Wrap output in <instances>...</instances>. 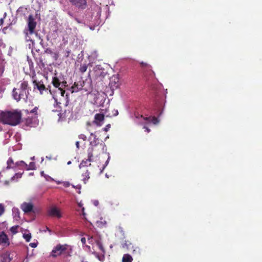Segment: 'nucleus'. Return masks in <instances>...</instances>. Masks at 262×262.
Returning <instances> with one entry per match:
<instances>
[{
    "mask_svg": "<svg viewBox=\"0 0 262 262\" xmlns=\"http://www.w3.org/2000/svg\"><path fill=\"white\" fill-rule=\"evenodd\" d=\"M21 114L17 111L3 112L0 114V120L4 124L15 126L20 123Z\"/></svg>",
    "mask_w": 262,
    "mask_h": 262,
    "instance_id": "obj_1",
    "label": "nucleus"
},
{
    "mask_svg": "<svg viewBox=\"0 0 262 262\" xmlns=\"http://www.w3.org/2000/svg\"><path fill=\"white\" fill-rule=\"evenodd\" d=\"M36 26V22L35 21V19L32 16V15H30L28 17V32L26 33V39L27 41H30L32 42V52L34 54V51H35L39 53L40 50L39 49L37 50L34 47V41L32 40L30 35H32L34 33V30Z\"/></svg>",
    "mask_w": 262,
    "mask_h": 262,
    "instance_id": "obj_2",
    "label": "nucleus"
},
{
    "mask_svg": "<svg viewBox=\"0 0 262 262\" xmlns=\"http://www.w3.org/2000/svg\"><path fill=\"white\" fill-rule=\"evenodd\" d=\"M47 81V78L45 77H43V79L40 80L34 79L33 81L34 90H37L41 95L46 93L48 94V91L50 94H52L50 90L51 86H46Z\"/></svg>",
    "mask_w": 262,
    "mask_h": 262,
    "instance_id": "obj_3",
    "label": "nucleus"
},
{
    "mask_svg": "<svg viewBox=\"0 0 262 262\" xmlns=\"http://www.w3.org/2000/svg\"><path fill=\"white\" fill-rule=\"evenodd\" d=\"M95 136L94 137V140L90 142V144L91 145V147H89L88 149V159L86 161L83 160L80 163V165L82 166H86L87 162H92L93 161V157L94 155L95 156H97L99 154V151L97 149V147L98 146V143H97V141L96 140Z\"/></svg>",
    "mask_w": 262,
    "mask_h": 262,
    "instance_id": "obj_4",
    "label": "nucleus"
},
{
    "mask_svg": "<svg viewBox=\"0 0 262 262\" xmlns=\"http://www.w3.org/2000/svg\"><path fill=\"white\" fill-rule=\"evenodd\" d=\"M66 245H57L52 250L50 256L53 257H56L60 255L64 251L67 250Z\"/></svg>",
    "mask_w": 262,
    "mask_h": 262,
    "instance_id": "obj_5",
    "label": "nucleus"
},
{
    "mask_svg": "<svg viewBox=\"0 0 262 262\" xmlns=\"http://www.w3.org/2000/svg\"><path fill=\"white\" fill-rule=\"evenodd\" d=\"M71 4L79 9H85L87 7L86 0H69Z\"/></svg>",
    "mask_w": 262,
    "mask_h": 262,
    "instance_id": "obj_6",
    "label": "nucleus"
},
{
    "mask_svg": "<svg viewBox=\"0 0 262 262\" xmlns=\"http://www.w3.org/2000/svg\"><path fill=\"white\" fill-rule=\"evenodd\" d=\"M20 208L25 213L34 212L33 211V205L32 203L24 202L21 204Z\"/></svg>",
    "mask_w": 262,
    "mask_h": 262,
    "instance_id": "obj_7",
    "label": "nucleus"
},
{
    "mask_svg": "<svg viewBox=\"0 0 262 262\" xmlns=\"http://www.w3.org/2000/svg\"><path fill=\"white\" fill-rule=\"evenodd\" d=\"M48 215L60 219L62 217L60 209L56 207H52L48 210Z\"/></svg>",
    "mask_w": 262,
    "mask_h": 262,
    "instance_id": "obj_8",
    "label": "nucleus"
},
{
    "mask_svg": "<svg viewBox=\"0 0 262 262\" xmlns=\"http://www.w3.org/2000/svg\"><path fill=\"white\" fill-rule=\"evenodd\" d=\"M110 85L113 89H117L120 85L119 79L117 75H113L110 78Z\"/></svg>",
    "mask_w": 262,
    "mask_h": 262,
    "instance_id": "obj_9",
    "label": "nucleus"
},
{
    "mask_svg": "<svg viewBox=\"0 0 262 262\" xmlns=\"http://www.w3.org/2000/svg\"><path fill=\"white\" fill-rule=\"evenodd\" d=\"M84 81L80 80L78 82H75L71 87L72 93L77 92L80 90H82L83 84Z\"/></svg>",
    "mask_w": 262,
    "mask_h": 262,
    "instance_id": "obj_10",
    "label": "nucleus"
},
{
    "mask_svg": "<svg viewBox=\"0 0 262 262\" xmlns=\"http://www.w3.org/2000/svg\"><path fill=\"white\" fill-rule=\"evenodd\" d=\"M0 244L9 246L10 243L8 236L4 232L0 233Z\"/></svg>",
    "mask_w": 262,
    "mask_h": 262,
    "instance_id": "obj_11",
    "label": "nucleus"
},
{
    "mask_svg": "<svg viewBox=\"0 0 262 262\" xmlns=\"http://www.w3.org/2000/svg\"><path fill=\"white\" fill-rule=\"evenodd\" d=\"M59 90L60 91L61 96L62 97V99H60V101L58 103L61 104L63 103L64 106H67L68 103V95H66V98H64V95L65 94V91L63 90L62 88H59Z\"/></svg>",
    "mask_w": 262,
    "mask_h": 262,
    "instance_id": "obj_12",
    "label": "nucleus"
},
{
    "mask_svg": "<svg viewBox=\"0 0 262 262\" xmlns=\"http://www.w3.org/2000/svg\"><path fill=\"white\" fill-rule=\"evenodd\" d=\"M102 67H93V72L95 74V76L97 77H104L105 75V73L101 72Z\"/></svg>",
    "mask_w": 262,
    "mask_h": 262,
    "instance_id": "obj_13",
    "label": "nucleus"
},
{
    "mask_svg": "<svg viewBox=\"0 0 262 262\" xmlns=\"http://www.w3.org/2000/svg\"><path fill=\"white\" fill-rule=\"evenodd\" d=\"M82 86V90H84L85 92H87L88 93L92 92V86L91 85V83L90 81H84Z\"/></svg>",
    "mask_w": 262,
    "mask_h": 262,
    "instance_id": "obj_14",
    "label": "nucleus"
},
{
    "mask_svg": "<svg viewBox=\"0 0 262 262\" xmlns=\"http://www.w3.org/2000/svg\"><path fill=\"white\" fill-rule=\"evenodd\" d=\"M11 258L10 257V254L6 252L1 255L0 257V262H10Z\"/></svg>",
    "mask_w": 262,
    "mask_h": 262,
    "instance_id": "obj_15",
    "label": "nucleus"
},
{
    "mask_svg": "<svg viewBox=\"0 0 262 262\" xmlns=\"http://www.w3.org/2000/svg\"><path fill=\"white\" fill-rule=\"evenodd\" d=\"M13 159L10 157L7 161V169H16V165Z\"/></svg>",
    "mask_w": 262,
    "mask_h": 262,
    "instance_id": "obj_16",
    "label": "nucleus"
},
{
    "mask_svg": "<svg viewBox=\"0 0 262 262\" xmlns=\"http://www.w3.org/2000/svg\"><path fill=\"white\" fill-rule=\"evenodd\" d=\"M19 91V93L21 99L26 100L28 98V95L29 94V91L24 90H18Z\"/></svg>",
    "mask_w": 262,
    "mask_h": 262,
    "instance_id": "obj_17",
    "label": "nucleus"
},
{
    "mask_svg": "<svg viewBox=\"0 0 262 262\" xmlns=\"http://www.w3.org/2000/svg\"><path fill=\"white\" fill-rule=\"evenodd\" d=\"M144 120L149 122H151L154 124H157L159 122V119L155 116L152 117H144Z\"/></svg>",
    "mask_w": 262,
    "mask_h": 262,
    "instance_id": "obj_18",
    "label": "nucleus"
},
{
    "mask_svg": "<svg viewBox=\"0 0 262 262\" xmlns=\"http://www.w3.org/2000/svg\"><path fill=\"white\" fill-rule=\"evenodd\" d=\"M52 83L54 87L58 88V89H59V88H61V81L59 80V79L57 77H53Z\"/></svg>",
    "mask_w": 262,
    "mask_h": 262,
    "instance_id": "obj_19",
    "label": "nucleus"
},
{
    "mask_svg": "<svg viewBox=\"0 0 262 262\" xmlns=\"http://www.w3.org/2000/svg\"><path fill=\"white\" fill-rule=\"evenodd\" d=\"M16 165V168L19 167L20 169H25L27 166V164L24 161H19L15 163Z\"/></svg>",
    "mask_w": 262,
    "mask_h": 262,
    "instance_id": "obj_20",
    "label": "nucleus"
},
{
    "mask_svg": "<svg viewBox=\"0 0 262 262\" xmlns=\"http://www.w3.org/2000/svg\"><path fill=\"white\" fill-rule=\"evenodd\" d=\"M29 84L27 81H23L20 84V89L29 91Z\"/></svg>",
    "mask_w": 262,
    "mask_h": 262,
    "instance_id": "obj_21",
    "label": "nucleus"
},
{
    "mask_svg": "<svg viewBox=\"0 0 262 262\" xmlns=\"http://www.w3.org/2000/svg\"><path fill=\"white\" fill-rule=\"evenodd\" d=\"M133 259L130 255L128 254H125L122 257V262H132Z\"/></svg>",
    "mask_w": 262,
    "mask_h": 262,
    "instance_id": "obj_22",
    "label": "nucleus"
},
{
    "mask_svg": "<svg viewBox=\"0 0 262 262\" xmlns=\"http://www.w3.org/2000/svg\"><path fill=\"white\" fill-rule=\"evenodd\" d=\"M122 247L126 248L127 249H132L133 248L132 243L129 241H125L122 244Z\"/></svg>",
    "mask_w": 262,
    "mask_h": 262,
    "instance_id": "obj_23",
    "label": "nucleus"
},
{
    "mask_svg": "<svg viewBox=\"0 0 262 262\" xmlns=\"http://www.w3.org/2000/svg\"><path fill=\"white\" fill-rule=\"evenodd\" d=\"M82 177H83L82 180L85 184L90 178V172L89 171L86 170L84 172H83L82 174Z\"/></svg>",
    "mask_w": 262,
    "mask_h": 262,
    "instance_id": "obj_24",
    "label": "nucleus"
},
{
    "mask_svg": "<svg viewBox=\"0 0 262 262\" xmlns=\"http://www.w3.org/2000/svg\"><path fill=\"white\" fill-rule=\"evenodd\" d=\"M13 96L17 101H18L21 99L19 93H18L17 90L15 88L13 90Z\"/></svg>",
    "mask_w": 262,
    "mask_h": 262,
    "instance_id": "obj_25",
    "label": "nucleus"
},
{
    "mask_svg": "<svg viewBox=\"0 0 262 262\" xmlns=\"http://www.w3.org/2000/svg\"><path fill=\"white\" fill-rule=\"evenodd\" d=\"M104 119V116L102 114H96L95 115V119L96 121L101 122Z\"/></svg>",
    "mask_w": 262,
    "mask_h": 262,
    "instance_id": "obj_26",
    "label": "nucleus"
},
{
    "mask_svg": "<svg viewBox=\"0 0 262 262\" xmlns=\"http://www.w3.org/2000/svg\"><path fill=\"white\" fill-rule=\"evenodd\" d=\"M23 174V173L18 172L15 174L14 176H13L11 179L10 181L13 182V181H17L18 179H19L21 177Z\"/></svg>",
    "mask_w": 262,
    "mask_h": 262,
    "instance_id": "obj_27",
    "label": "nucleus"
},
{
    "mask_svg": "<svg viewBox=\"0 0 262 262\" xmlns=\"http://www.w3.org/2000/svg\"><path fill=\"white\" fill-rule=\"evenodd\" d=\"M35 168H36L35 163L33 162H31L30 163V164L29 165L27 164V166L25 167V169H26L27 170H34V169H35Z\"/></svg>",
    "mask_w": 262,
    "mask_h": 262,
    "instance_id": "obj_28",
    "label": "nucleus"
},
{
    "mask_svg": "<svg viewBox=\"0 0 262 262\" xmlns=\"http://www.w3.org/2000/svg\"><path fill=\"white\" fill-rule=\"evenodd\" d=\"M26 11L27 8L24 7H20L17 10V13L21 16H25Z\"/></svg>",
    "mask_w": 262,
    "mask_h": 262,
    "instance_id": "obj_29",
    "label": "nucleus"
},
{
    "mask_svg": "<svg viewBox=\"0 0 262 262\" xmlns=\"http://www.w3.org/2000/svg\"><path fill=\"white\" fill-rule=\"evenodd\" d=\"M46 52L47 53H49L50 54V55H48V56H50L51 57H52L53 58L54 60H56L58 59V53H55V52H52L50 50L49 52H48V51H47Z\"/></svg>",
    "mask_w": 262,
    "mask_h": 262,
    "instance_id": "obj_30",
    "label": "nucleus"
},
{
    "mask_svg": "<svg viewBox=\"0 0 262 262\" xmlns=\"http://www.w3.org/2000/svg\"><path fill=\"white\" fill-rule=\"evenodd\" d=\"M18 228L19 226L18 225L12 226L10 228V231L13 234H16V233L18 232Z\"/></svg>",
    "mask_w": 262,
    "mask_h": 262,
    "instance_id": "obj_31",
    "label": "nucleus"
},
{
    "mask_svg": "<svg viewBox=\"0 0 262 262\" xmlns=\"http://www.w3.org/2000/svg\"><path fill=\"white\" fill-rule=\"evenodd\" d=\"M118 115V110H114L112 111V113H108L107 115V117H114V116H116Z\"/></svg>",
    "mask_w": 262,
    "mask_h": 262,
    "instance_id": "obj_32",
    "label": "nucleus"
},
{
    "mask_svg": "<svg viewBox=\"0 0 262 262\" xmlns=\"http://www.w3.org/2000/svg\"><path fill=\"white\" fill-rule=\"evenodd\" d=\"M23 237L26 239V242H29L31 240V233L24 234Z\"/></svg>",
    "mask_w": 262,
    "mask_h": 262,
    "instance_id": "obj_33",
    "label": "nucleus"
},
{
    "mask_svg": "<svg viewBox=\"0 0 262 262\" xmlns=\"http://www.w3.org/2000/svg\"><path fill=\"white\" fill-rule=\"evenodd\" d=\"M26 123L28 126H31L32 124V119L29 117L27 118L26 120Z\"/></svg>",
    "mask_w": 262,
    "mask_h": 262,
    "instance_id": "obj_34",
    "label": "nucleus"
},
{
    "mask_svg": "<svg viewBox=\"0 0 262 262\" xmlns=\"http://www.w3.org/2000/svg\"><path fill=\"white\" fill-rule=\"evenodd\" d=\"M5 211V208L2 204H0V216L2 215Z\"/></svg>",
    "mask_w": 262,
    "mask_h": 262,
    "instance_id": "obj_35",
    "label": "nucleus"
},
{
    "mask_svg": "<svg viewBox=\"0 0 262 262\" xmlns=\"http://www.w3.org/2000/svg\"><path fill=\"white\" fill-rule=\"evenodd\" d=\"M117 229L118 231L122 234V235H124V231L123 230V227H122L121 226H118Z\"/></svg>",
    "mask_w": 262,
    "mask_h": 262,
    "instance_id": "obj_36",
    "label": "nucleus"
},
{
    "mask_svg": "<svg viewBox=\"0 0 262 262\" xmlns=\"http://www.w3.org/2000/svg\"><path fill=\"white\" fill-rule=\"evenodd\" d=\"M38 110V107L35 106L33 110L30 111L31 113L35 114V115H37V111Z\"/></svg>",
    "mask_w": 262,
    "mask_h": 262,
    "instance_id": "obj_37",
    "label": "nucleus"
},
{
    "mask_svg": "<svg viewBox=\"0 0 262 262\" xmlns=\"http://www.w3.org/2000/svg\"><path fill=\"white\" fill-rule=\"evenodd\" d=\"M88 67H80L79 71L82 73L85 72L87 70Z\"/></svg>",
    "mask_w": 262,
    "mask_h": 262,
    "instance_id": "obj_38",
    "label": "nucleus"
},
{
    "mask_svg": "<svg viewBox=\"0 0 262 262\" xmlns=\"http://www.w3.org/2000/svg\"><path fill=\"white\" fill-rule=\"evenodd\" d=\"M79 138L83 140V141H85L86 140V136L84 134H80L79 136Z\"/></svg>",
    "mask_w": 262,
    "mask_h": 262,
    "instance_id": "obj_39",
    "label": "nucleus"
},
{
    "mask_svg": "<svg viewBox=\"0 0 262 262\" xmlns=\"http://www.w3.org/2000/svg\"><path fill=\"white\" fill-rule=\"evenodd\" d=\"M62 184L63 186L66 188L69 187L71 185L69 182H63Z\"/></svg>",
    "mask_w": 262,
    "mask_h": 262,
    "instance_id": "obj_40",
    "label": "nucleus"
},
{
    "mask_svg": "<svg viewBox=\"0 0 262 262\" xmlns=\"http://www.w3.org/2000/svg\"><path fill=\"white\" fill-rule=\"evenodd\" d=\"M97 245L99 247V248L103 252H104V248L102 245V244L99 242H97Z\"/></svg>",
    "mask_w": 262,
    "mask_h": 262,
    "instance_id": "obj_41",
    "label": "nucleus"
},
{
    "mask_svg": "<svg viewBox=\"0 0 262 262\" xmlns=\"http://www.w3.org/2000/svg\"><path fill=\"white\" fill-rule=\"evenodd\" d=\"M67 82L64 81H62V82H61V85H60V87H61L62 89L63 88H64L66 86H67Z\"/></svg>",
    "mask_w": 262,
    "mask_h": 262,
    "instance_id": "obj_42",
    "label": "nucleus"
},
{
    "mask_svg": "<svg viewBox=\"0 0 262 262\" xmlns=\"http://www.w3.org/2000/svg\"><path fill=\"white\" fill-rule=\"evenodd\" d=\"M88 241L89 243V244H92L93 243V236H90L89 235L88 236Z\"/></svg>",
    "mask_w": 262,
    "mask_h": 262,
    "instance_id": "obj_43",
    "label": "nucleus"
},
{
    "mask_svg": "<svg viewBox=\"0 0 262 262\" xmlns=\"http://www.w3.org/2000/svg\"><path fill=\"white\" fill-rule=\"evenodd\" d=\"M81 243H82L83 245H84V244H85V243H86V239H85V237H82V238H81Z\"/></svg>",
    "mask_w": 262,
    "mask_h": 262,
    "instance_id": "obj_44",
    "label": "nucleus"
},
{
    "mask_svg": "<svg viewBox=\"0 0 262 262\" xmlns=\"http://www.w3.org/2000/svg\"><path fill=\"white\" fill-rule=\"evenodd\" d=\"M143 128L145 129V131H146L147 133H149L150 131V129L145 126L143 127Z\"/></svg>",
    "mask_w": 262,
    "mask_h": 262,
    "instance_id": "obj_45",
    "label": "nucleus"
},
{
    "mask_svg": "<svg viewBox=\"0 0 262 262\" xmlns=\"http://www.w3.org/2000/svg\"><path fill=\"white\" fill-rule=\"evenodd\" d=\"M30 245L32 247H35L36 246V245L35 243H31L30 244Z\"/></svg>",
    "mask_w": 262,
    "mask_h": 262,
    "instance_id": "obj_46",
    "label": "nucleus"
},
{
    "mask_svg": "<svg viewBox=\"0 0 262 262\" xmlns=\"http://www.w3.org/2000/svg\"><path fill=\"white\" fill-rule=\"evenodd\" d=\"M76 145L78 148L79 147V142L78 141H77L76 142Z\"/></svg>",
    "mask_w": 262,
    "mask_h": 262,
    "instance_id": "obj_47",
    "label": "nucleus"
},
{
    "mask_svg": "<svg viewBox=\"0 0 262 262\" xmlns=\"http://www.w3.org/2000/svg\"><path fill=\"white\" fill-rule=\"evenodd\" d=\"M104 69L102 67L101 72H102L103 73H105V75H106L107 74V72H104Z\"/></svg>",
    "mask_w": 262,
    "mask_h": 262,
    "instance_id": "obj_48",
    "label": "nucleus"
},
{
    "mask_svg": "<svg viewBox=\"0 0 262 262\" xmlns=\"http://www.w3.org/2000/svg\"><path fill=\"white\" fill-rule=\"evenodd\" d=\"M4 184L5 185H8L9 184V181H5Z\"/></svg>",
    "mask_w": 262,
    "mask_h": 262,
    "instance_id": "obj_49",
    "label": "nucleus"
},
{
    "mask_svg": "<svg viewBox=\"0 0 262 262\" xmlns=\"http://www.w3.org/2000/svg\"><path fill=\"white\" fill-rule=\"evenodd\" d=\"M73 187L74 188H76V187L74 186V185H73ZM76 188H80V187H79L78 186H76Z\"/></svg>",
    "mask_w": 262,
    "mask_h": 262,
    "instance_id": "obj_50",
    "label": "nucleus"
},
{
    "mask_svg": "<svg viewBox=\"0 0 262 262\" xmlns=\"http://www.w3.org/2000/svg\"><path fill=\"white\" fill-rule=\"evenodd\" d=\"M141 64H142L141 66H147L146 64H144L143 62H142Z\"/></svg>",
    "mask_w": 262,
    "mask_h": 262,
    "instance_id": "obj_51",
    "label": "nucleus"
},
{
    "mask_svg": "<svg viewBox=\"0 0 262 262\" xmlns=\"http://www.w3.org/2000/svg\"><path fill=\"white\" fill-rule=\"evenodd\" d=\"M33 75H32V77H34V76H35V72H33V73H32Z\"/></svg>",
    "mask_w": 262,
    "mask_h": 262,
    "instance_id": "obj_52",
    "label": "nucleus"
},
{
    "mask_svg": "<svg viewBox=\"0 0 262 262\" xmlns=\"http://www.w3.org/2000/svg\"><path fill=\"white\" fill-rule=\"evenodd\" d=\"M57 183L58 184H62V182L58 181V182H57Z\"/></svg>",
    "mask_w": 262,
    "mask_h": 262,
    "instance_id": "obj_53",
    "label": "nucleus"
},
{
    "mask_svg": "<svg viewBox=\"0 0 262 262\" xmlns=\"http://www.w3.org/2000/svg\"><path fill=\"white\" fill-rule=\"evenodd\" d=\"M47 230H48L50 232H51V230L49 228H48V227H47Z\"/></svg>",
    "mask_w": 262,
    "mask_h": 262,
    "instance_id": "obj_54",
    "label": "nucleus"
},
{
    "mask_svg": "<svg viewBox=\"0 0 262 262\" xmlns=\"http://www.w3.org/2000/svg\"><path fill=\"white\" fill-rule=\"evenodd\" d=\"M104 130H105V132H107V129L106 128H104Z\"/></svg>",
    "mask_w": 262,
    "mask_h": 262,
    "instance_id": "obj_55",
    "label": "nucleus"
},
{
    "mask_svg": "<svg viewBox=\"0 0 262 262\" xmlns=\"http://www.w3.org/2000/svg\"><path fill=\"white\" fill-rule=\"evenodd\" d=\"M71 163V161H69L68 162V164H70Z\"/></svg>",
    "mask_w": 262,
    "mask_h": 262,
    "instance_id": "obj_56",
    "label": "nucleus"
},
{
    "mask_svg": "<svg viewBox=\"0 0 262 262\" xmlns=\"http://www.w3.org/2000/svg\"><path fill=\"white\" fill-rule=\"evenodd\" d=\"M106 126L110 127L111 126V125H110V124H108Z\"/></svg>",
    "mask_w": 262,
    "mask_h": 262,
    "instance_id": "obj_57",
    "label": "nucleus"
},
{
    "mask_svg": "<svg viewBox=\"0 0 262 262\" xmlns=\"http://www.w3.org/2000/svg\"><path fill=\"white\" fill-rule=\"evenodd\" d=\"M99 146H100V148H101V147H102V144H100L99 145Z\"/></svg>",
    "mask_w": 262,
    "mask_h": 262,
    "instance_id": "obj_58",
    "label": "nucleus"
},
{
    "mask_svg": "<svg viewBox=\"0 0 262 262\" xmlns=\"http://www.w3.org/2000/svg\"><path fill=\"white\" fill-rule=\"evenodd\" d=\"M162 112H161L159 114V116H160V115L162 114Z\"/></svg>",
    "mask_w": 262,
    "mask_h": 262,
    "instance_id": "obj_59",
    "label": "nucleus"
},
{
    "mask_svg": "<svg viewBox=\"0 0 262 262\" xmlns=\"http://www.w3.org/2000/svg\"><path fill=\"white\" fill-rule=\"evenodd\" d=\"M41 174L42 175V174H43V171H42V172H41Z\"/></svg>",
    "mask_w": 262,
    "mask_h": 262,
    "instance_id": "obj_60",
    "label": "nucleus"
},
{
    "mask_svg": "<svg viewBox=\"0 0 262 262\" xmlns=\"http://www.w3.org/2000/svg\"><path fill=\"white\" fill-rule=\"evenodd\" d=\"M29 48H31V45L29 44Z\"/></svg>",
    "mask_w": 262,
    "mask_h": 262,
    "instance_id": "obj_61",
    "label": "nucleus"
},
{
    "mask_svg": "<svg viewBox=\"0 0 262 262\" xmlns=\"http://www.w3.org/2000/svg\"><path fill=\"white\" fill-rule=\"evenodd\" d=\"M30 69H31V68H33V67H29Z\"/></svg>",
    "mask_w": 262,
    "mask_h": 262,
    "instance_id": "obj_62",
    "label": "nucleus"
},
{
    "mask_svg": "<svg viewBox=\"0 0 262 262\" xmlns=\"http://www.w3.org/2000/svg\"><path fill=\"white\" fill-rule=\"evenodd\" d=\"M91 136H93L94 135H93V134H92H92H91Z\"/></svg>",
    "mask_w": 262,
    "mask_h": 262,
    "instance_id": "obj_63",
    "label": "nucleus"
}]
</instances>
